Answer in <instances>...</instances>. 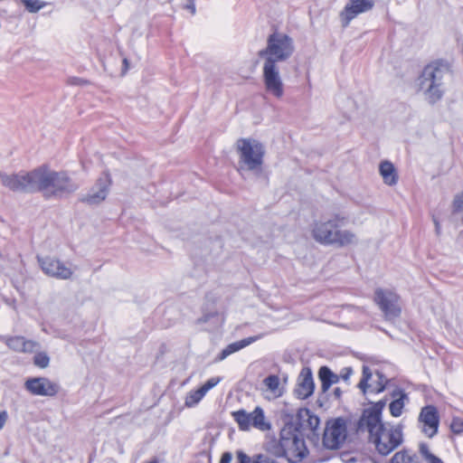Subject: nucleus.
I'll return each instance as SVG.
<instances>
[{
  "label": "nucleus",
  "mask_w": 463,
  "mask_h": 463,
  "mask_svg": "<svg viewBox=\"0 0 463 463\" xmlns=\"http://www.w3.org/2000/svg\"><path fill=\"white\" fill-rule=\"evenodd\" d=\"M348 217L345 214L335 213L329 218H322L315 221L311 225L312 238L321 245L345 248L357 244L356 234L344 227L348 223Z\"/></svg>",
  "instance_id": "nucleus-1"
},
{
  "label": "nucleus",
  "mask_w": 463,
  "mask_h": 463,
  "mask_svg": "<svg viewBox=\"0 0 463 463\" xmlns=\"http://www.w3.org/2000/svg\"><path fill=\"white\" fill-rule=\"evenodd\" d=\"M79 188L68 171H55L46 164L36 167L35 193H41L45 200L69 198Z\"/></svg>",
  "instance_id": "nucleus-2"
},
{
  "label": "nucleus",
  "mask_w": 463,
  "mask_h": 463,
  "mask_svg": "<svg viewBox=\"0 0 463 463\" xmlns=\"http://www.w3.org/2000/svg\"><path fill=\"white\" fill-rule=\"evenodd\" d=\"M449 72V64L442 60L432 61L423 68L418 81L430 104H435L443 97V78Z\"/></svg>",
  "instance_id": "nucleus-3"
},
{
  "label": "nucleus",
  "mask_w": 463,
  "mask_h": 463,
  "mask_svg": "<svg viewBox=\"0 0 463 463\" xmlns=\"http://www.w3.org/2000/svg\"><path fill=\"white\" fill-rule=\"evenodd\" d=\"M356 420L353 414L328 420L322 439L324 448L330 450L338 449L345 443L348 433L361 434L363 431L355 430Z\"/></svg>",
  "instance_id": "nucleus-4"
},
{
  "label": "nucleus",
  "mask_w": 463,
  "mask_h": 463,
  "mask_svg": "<svg viewBox=\"0 0 463 463\" xmlns=\"http://www.w3.org/2000/svg\"><path fill=\"white\" fill-rule=\"evenodd\" d=\"M368 432V440L375 446L382 456H387L403 441L402 426L396 425L387 429L384 422L376 424L373 429L364 427L363 432Z\"/></svg>",
  "instance_id": "nucleus-5"
},
{
  "label": "nucleus",
  "mask_w": 463,
  "mask_h": 463,
  "mask_svg": "<svg viewBox=\"0 0 463 463\" xmlns=\"http://www.w3.org/2000/svg\"><path fill=\"white\" fill-rule=\"evenodd\" d=\"M295 52L293 39L287 33L275 30L267 38V46L260 50L258 56L264 61L271 59L274 63L288 61Z\"/></svg>",
  "instance_id": "nucleus-6"
},
{
  "label": "nucleus",
  "mask_w": 463,
  "mask_h": 463,
  "mask_svg": "<svg viewBox=\"0 0 463 463\" xmlns=\"http://www.w3.org/2000/svg\"><path fill=\"white\" fill-rule=\"evenodd\" d=\"M239 165L249 171H260L264 162L265 147L254 138L241 137L237 140Z\"/></svg>",
  "instance_id": "nucleus-7"
},
{
  "label": "nucleus",
  "mask_w": 463,
  "mask_h": 463,
  "mask_svg": "<svg viewBox=\"0 0 463 463\" xmlns=\"http://www.w3.org/2000/svg\"><path fill=\"white\" fill-rule=\"evenodd\" d=\"M284 449H286L285 458L289 463H298L303 460L308 454V449L303 436V432L299 431V427H294L293 423H289L281 430Z\"/></svg>",
  "instance_id": "nucleus-8"
},
{
  "label": "nucleus",
  "mask_w": 463,
  "mask_h": 463,
  "mask_svg": "<svg viewBox=\"0 0 463 463\" xmlns=\"http://www.w3.org/2000/svg\"><path fill=\"white\" fill-rule=\"evenodd\" d=\"M0 181L12 192L33 194L35 193L36 168L29 172L11 175L0 172Z\"/></svg>",
  "instance_id": "nucleus-9"
},
{
  "label": "nucleus",
  "mask_w": 463,
  "mask_h": 463,
  "mask_svg": "<svg viewBox=\"0 0 463 463\" xmlns=\"http://www.w3.org/2000/svg\"><path fill=\"white\" fill-rule=\"evenodd\" d=\"M112 184L111 176L104 172L90 188L87 194L79 197V202L89 206H98L103 203L109 195Z\"/></svg>",
  "instance_id": "nucleus-10"
},
{
  "label": "nucleus",
  "mask_w": 463,
  "mask_h": 463,
  "mask_svg": "<svg viewBox=\"0 0 463 463\" xmlns=\"http://www.w3.org/2000/svg\"><path fill=\"white\" fill-rule=\"evenodd\" d=\"M262 79L266 91L275 97L281 99L284 95V84L279 74L277 63L270 58L264 61L262 68Z\"/></svg>",
  "instance_id": "nucleus-11"
},
{
  "label": "nucleus",
  "mask_w": 463,
  "mask_h": 463,
  "mask_svg": "<svg viewBox=\"0 0 463 463\" xmlns=\"http://www.w3.org/2000/svg\"><path fill=\"white\" fill-rule=\"evenodd\" d=\"M387 397H384L378 402H369L371 405L368 408H364L362 411L360 417L355 421V430L363 431L364 427L374 428L376 424H380L383 421V411L387 403Z\"/></svg>",
  "instance_id": "nucleus-12"
},
{
  "label": "nucleus",
  "mask_w": 463,
  "mask_h": 463,
  "mask_svg": "<svg viewBox=\"0 0 463 463\" xmlns=\"http://www.w3.org/2000/svg\"><path fill=\"white\" fill-rule=\"evenodd\" d=\"M399 299V295L391 290L376 288L374 291L373 300L388 320L401 316L402 309L398 305Z\"/></svg>",
  "instance_id": "nucleus-13"
},
{
  "label": "nucleus",
  "mask_w": 463,
  "mask_h": 463,
  "mask_svg": "<svg viewBox=\"0 0 463 463\" xmlns=\"http://www.w3.org/2000/svg\"><path fill=\"white\" fill-rule=\"evenodd\" d=\"M37 260L43 273L49 277L69 279L72 276V270L58 259L37 256Z\"/></svg>",
  "instance_id": "nucleus-14"
},
{
  "label": "nucleus",
  "mask_w": 463,
  "mask_h": 463,
  "mask_svg": "<svg viewBox=\"0 0 463 463\" xmlns=\"http://www.w3.org/2000/svg\"><path fill=\"white\" fill-rule=\"evenodd\" d=\"M373 6L374 0H349L339 14L342 26L347 27L358 14L370 11Z\"/></svg>",
  "instance_id": "nucleus-15"
},
{
  "label": "nucleus",
  "mask_w": 463,
  "mask_h": 463,
  "mask_svg": "<svg viewBox=\"0 0 463 463\" xmlns=\"http://www.w3.org/2000/svg\"><path fill=\"white\" fill-rule=\"evenodd\" d=\"M24 386L33 395L55 396L60 390V385L45 377L29 378Z\"/></svg>",
  "instance_id": "nucleus-16"
},
{
  "label": "nucleus",
  "mask_w": 463,
  "mask_h": 463,
  "mask_svg": "<svg viewBox=\"0 0 463 463\" xmlns=\"http://www.w3.org/2000/svg\"><path fill=\"white\" fill-rule=\"evenodd\" d=\"M314 391L315 383L312 370L307 366L303 367L298 377L294 394L299 400H306L314 393Z\"/></svg>",
  "instance_id": "nucleus-17"
},
{
  "label": "nucleus",
  "mask_w": 463,
  "mask_h": 463,
  "mask_svg": "<svg viewBox=\"0 0 463 463\" xmlns=\"http://www.w3.org/2000/svg\"><path fill=\"white\" fill-rule=\"evenodd\" d=\"M419 420L423 422L422 431L429 438H432L437 434L439 425V415L434 405L424 406L420 411Z\"/></svg>",
  "instance_id": "nucleus-18"
},
{
  "label": "nucleus",
  "mask_w": 463,
  "mask_h": 463,
  "mask_svg": "<svg viewBox=\"0 0 463 463\" xmlns=\"http://www.w3.org/2000/svg\"><path fill=\"white\" fill-rule=\"evenodd\" d=\"M320 424V419L307 408H301L297 413V422L294 427H299V431L305 429L316 430Z\"/></svg>",
  "instance_id": "nucleus-19"
},
{
  "label": "nucleus",
  "mask_w": 463,
  "mask_h": 463,
  "mask_svg": "<svg viewBox=\"0 0 463 463\" xmlns=\"http://www.w3.org/2000/svg\"><path fill=\"white\" fill-rule=\"evenodd\" d=\"M260 337H261V335L250 336V337H246V338H243L241 340H239V341H236V342H233L232 344L228 345L216 356L215 361L221 362V361L226 359L230 354H232L235 352H238L241 349L250 345V344L259 340Z\"/></svg>",
  "instance_id": "nucleus-20"
},
{
  "label": "nucleus",
  "mask_w": 463,
  "mask_h": 463,
  "mask_svg": "<svg viewBox=\"0 0 463 463\" xmlns=\"http://www.w3.org/2000/svg\"><path fill=\"white\" fill-rule=\"evenodd\" d=\"M391 396L393 401L389 405L390 413L392 417H400L402 414L404 401L408 400V395L402 389L397 388L391 392Z\"/></svg>",
  "instance_id": "nucleus-21"
},
{
  "label": "nucleus",
  "mask_w": 463,
  "mask_h": 463,
  "mask_svg": "<svg viewBox=\"0 0 463 463\" xmlns=\"http://www.w3.org/2000/svg\"><path fill=\"white\" fill-rule=\"evenodd\" d=\"M8 348L18 353L32 352L35 343L32 340H27L22 335L10 336L5 342Z\"/></svg>",
  "instance_id": "nucleus-22"
},
{
  "label": "nucleus",
  "mask_w": 463,
  "mask_h": 463,
  "mask_svg": "<svg viewBox=\"0 0 463 463\" xmlns=\"http://www.w3.org/2000/svg\"><path fill=\"white\" fill-rule=\"evenodd\" d=\"M379 172L385 184L392 186L398 183L399 175L392 162L388 160L382 161L379 165Z\"/></svg>",
  "instance_id": "nucleus-23"
},
{
  "label": "nucleus",
  "mask_w": 463,
  "mask_h": 463,
  "mask_svg": "<svg viewBox=\"0 0 463 463\" xmlns=\"http://www.w3.org/2000/svg\"><path fill=\"white\" fill-rule=\"evenodd\" d=\"M318 378L321 382V390L323 392H326L334 383L339 381V376L326 365L319 368Z\"/></svg>",
  "instance_id": "nucleus-24"
},
{
  "label": "nucleus",
  "mask_w": 463,
  "mask_h": 463,
  "mask_svg": "<svg viewBox=\"0 0 463 463\" xmlns=\"http://www.w3.org/2000/svg\"><path fill=\"white\" fill-rule=\"evenodd\" d=\"M250 415L252 427L262 431L270 430L271 425L269 422L266 421L264 411L260 407H256L253 411L250 412Z\"/></svg>",
  "instance_id": "nucleus-25"
},
{
  "label": "nucleus",
  "mask_w": 463,
  "mask_h": 463,
  "mask_svg": "<svg viewBox=\"0 0 463 463\" xmlns=\"http://www.w3.org/2000/svg\"><path fill=\"white\" fill-rule=\"evenodd\" d=\"M390 463H421L420 460V458L418 457V455L410 450V449H403L398 452H396Z\"/></svg>",
  "instance_id": "nucleus-26"
},
{
  "label": "nucleus",
  "mask_w": 463,
  "mask_h": 463,
  "mask_svg": "<svg viewBox=\"0 0 463 463\" xmlns=\"http://www.w3.org/2000/svg\"><path fill=\"white\" fill-rule=\"evenodd\" d=\"M374 376L377 379L373 380V382L370 383V392L378 394L385 390L386 386L390 383V380L380 370H376L374 372Z\"/></svg>",
  "instance_id": "nucleus-27"
},
{
  "label": "nucleus",
  "mask_w": 463,
  "mask_h": 463,
  "mask_svg": "<svg viewBox=\"0 0 463 463\" xmlns=\"http://www.w3.org/2000/svg\"><path fill=\"white\" fill-rule=\"evenodd\" d=\"M234 420L238 423L239 429L242 431L249 430L251 427V415L241 409L232 412Z\"/></svg>",
  "instance_id": "nucleus-28"
},
{
  "label": "nucleus",
  "mask_w": 463,
  "mask_h": 463,
  "mask_svg": "<svg viewBox=\"0 0 463 463\" xmlns=\"http://www.w3.org/2000/svg\"><path fill=\"white\" fill-rule=\"evenodd\" d=\"M267 450L277 458H285L286 449H284V443L281 433L279 434V439H271L267 445Z\"/></svg>",
  "instance_id": "nucleus-29"
},
{
  "label": "nucleus",
  "mask_w": 463,
  "mask_h": 463,
  "mask_svg": "<svg viewBox=\"0 0 463 463\" xmlns=\"http://www.w3.org/2000/svg\"><path fill=\"white\" fill-rule=\"evenodd\" d=\"M373 377V373L369 366L363 365L362 370V378L358 383V387L361 389L364 394L367 392V391L370 392V383L369 381Z\"/></svg>",
  "instance_id": "nucleus-30"
},
{
  "label": "nucleus",
  "mask_w": 463,
  "mask_h": 463,
  "mask_svg": "<svg viewBox=\"0 0 463 463\" xmlns=\"http://www.w3.org/2000/svg\"><path fill=\"white\" fill-rule=\"evenodd\" d=\"M204 392L200 388L191 391L185 398V406L189 408L195 406L204 397Z\"/></svg>",
  "instance_id": "nucleus-31"
},
{
  "label": "nucleus",
  "mask_w": 463,
  "mask_h": 463,
  "mask_svg": "<svg viewBox=\"0 0 463 463\" xmlns=\"http://www.w3.org/2000/svg\"><path fill=\"white\" fill-rule=\"evenodd\" d=\"M22 3L30 13H36L44 6V4L40 0H22Z\"/></svg>",
  "instance_id": "nucleus-32"
},
{
  "label": "nucleus",
  "mask_w": 463,
  "mask_h": 463,
  "mask_svg": "<svg viewBox=\"0 0 463 463\" xmlns=\"http://www.w3.org/2000/svg\"><path fill=\"white\" fill-rule=\"evenodd\" d=\"M264 385L271 392H275L279 385V378L276 374H269L263 380Z\"/></svg>",
  "instance_id": "nucleus-33"
},
{
  "label": "nucleus",
  "mask_w": 463,
  "mask_h": 463,
  "mask_svg": "<svg viewBox=\"0 0 463 463\" xmlns=\"http://www.w3.org/2000/svg\"><path fill=\"white\" fill-rule=\"evenodd\" d=\"M463 213V191L454 196L452 202V213Z\"/></svg>",
  "instance_id": "nucleus-34"
},
{
  "label": "nucleus",
  "mask_w": 463,
  "mask_h": 463,
  "mask_svg": "<svg viewBox=\"0 0 463 463\" xmlns=\"http://www.w3.org/2000/svg\"><path fill=\"white\" fill-rule=\"evenodd\" d=\"M450 430L456 435L463 433V419L460 417H454L450 423Z\"/></svg>",
  "instance_id": "nucleus-35"
},
{
  "label": "nucleus",
  "mask_w": 463,
  "mask_h": 463,
  "mask_svg": "<svg viewBox=\"0 0 463 463\" xmlns=\"http://www.w3.org/2000/svg\"><path fill=\"white\" fill-rule=\"evenodd\" d=\"M222 380V377L221 376H215L208 379L201 387L200 389L206 394L211 389L215 387Z\"/></svg>",
  "instance_id": "nucleus-36"
},
{
  "label": "nucleus",
  "mask_w": 463,
  "mask_h": 463,
  "mask_svg": "<svg viewBox=\"0 0 463 463\" xmlns=\"http://www.w3.org/2000/svg\"><path fill=\"white\" fill-rule=\"evenodd\" d=\"M50 362L49 356L45 353H38L33 357V363L35 365L45 368L48 366Z\"/></svg>",
  "instance_id": "nucleus-37"
},
{
  "label": "nucleus",
  "mask_w": 463,
  "mask_h": 463,
  "mask_svg": "<svg viewBox=\"0 0 463 463\" xmlns=\"http://www.w3.org/2000/svg\"><path fill=\"white\" fill-rule=\"evenodd\" d=\"M252 463H278L275 459L270 458L264 454H257L252 458Z\"/></svg>",
  "instance_id": "nucleus-38"
},
{
  "label": "nucleus",
  "mask_w": 463,
  "mask_h": 463,
  "mask_svg": "<svg viewBox=\"0 0 463 463\" xmlns=\"http://www.w3.org/2000/svg\"><path fill=\"white\" fill-rule=\"evenodd\" d=\"M68 83L73 86H86L90 84V80L80 77H71L68 79Z\"/></svg>",
  "instance_id": "nucleus-39"
},
{
  "label": "nucleus",
  "mask_w": 463,
  "mask_h": 463,
  "mask_svg": "<svg viewBox=\"0 0 463 463\" xmlns=\"http://www.w3.org/2000/svg\"><path fill=\"white\" fill-rule=\"evenodd\" d=\"M419 450L421 456L426 459V461L430 460L432 457L435 456L430 451L429 446L426 443H420Z\"/></svg>",
  "instance_id": "nucleus-40"
},
{
  "label": "nucleus",
  "mask_w": 463,
  "mask_h": 463,
  "mask_svg": "<svg viewBox=\"0 0 463 463\" xmlns=\"http://www.w3.org/2000/svg\"><path fill=\"white\" fill-rule=\"evenodd\" d=\"M237 463H251L252 459L243 450L236 451Z\"/></svg>",
  "instance_id": "nucleus-41"
},
{
  "label": "nucleus",
  "mask_w": 463,
  "mask_h": 463,
  "mask_svg": "<svg viewBox=\"0 0 463 463\" xmlns=\"http://www.w3.org/2000/svg\"><path fill=\"white\" fill-rule=\"evenodd\" d=\"M217 316H218L217 311L203 313L202 317L199 319V321L202 323H206V322L210 321L211 318L217 317Z\"/></svg>",
  "instance_id": "nucleus-42"
},
{
  "label": "nucleus",
  "mask_w": 463,
  "mask_h": 463,
  "mask_svg": "<svg viewBox=\"0 0 463 463\" xmlns=\"http://www.w3.org/2000/svg\"><path fill=\"white\" fill-rule=\"evenodd\" d=\"M7 419H8L7 411L5 410L0 411V430L5 426Z\"/></svg>",
  "instance_id": "nucleus-43"
},
{
  "label": "nucleus",
  "mask_w": 463,
  "mask_h": 463,
  "mask_svg": "<svg viewBox=\"0 0 463 463\" xmlns=\"http://www.w3.org/2000/svg\"><path fill=\"white\" fill-rule=\"evenodd\" d=\"M232 459V454L229 451L222 453L220 463H231Z\"/></svg>",
  "instance_id": "nucleus-44"
},
{
  "label": "nucleus",
  "mask_w": 463,
  "mask_h": 463,
  "mask_svg": "<svg viewBox=\"0 0 463 463\" xmlns=\"http://www.w3.org/2000/svg\"><path fill=\"white\" fill-rule=\"evenodd\" d=\"M184 8L189 10L192 14H194L196 12L194 1H192V0H190V1L187 0V3L185 5Z\"/></svg>",
  "instance_id": "nucleus-45"
},
{
  "label": "nucleus",
  "mask_w": 463,
  "mask_h": 463,
  "mask_svg": "<svg viewBox=\"0 0 463 463\" xmlns=\"http://www.w3.org/2000/svg\"><path fill=\"white\" fill-rule=\"evenodd\" d=\"M129 69V62H128V60L127 57H124L123 60H122V70H121V74L122 75H125L127 73V71H128Z\"/></svg>",
  "instance_id": "nucleus-46"
},
{
  "label": "nucleus",
  "mask_w": 463,
  "mask_h": 463,
  "mask_svg": "<svg viewBox=\"0 0 463 463\" xmlns=\"http://www.w3.org/2000/svg\"><path fill=\"white\" fill-rule=\"evenodd\" d=\"M433 222L435 225L436 234L439 235L441 233V226H440L439 221L435 216H433Z\"/></svg>",
  "instance_id": "nucleus-47"
},
{
  "label": "nucleus",
  "mask_w": 463,
  "mask_h": 463,
  "mask_svg": "<svg viewBox=\"0 0 463 463\" xmlns=\"http://www.w3.org/2000/svg\"><path fill=\"white\" fill-rule=\"evenodd\" d=\"M351 373H352V369L351 368H345V369H343V371L341 373V377L344 380H347Z\"/></svg>",
  "instance_id": "nucleus-48"
},
{
  "label": "nucleus",
  "mask_w": 463,
  "mask_h": 463,
  "mask_svg": "<svg viewBox=\"0 0 463 463\" xmlns=\"http://www.w3.org/2000/svg\"><path fill=\"white\" fill-rule=\"evenodd\" d=\"M333 394L335 399L340 400L342 397L343 392L339 387H335L333 391Z\"/></svg>",
  "instance_id": "nucleus-49"
},
{
  "label": "nucleus",
  "mask_w": 463,
  "mask_h": 463,
  "mask_svg": "<svg viewBox=\"0 0 463 463\" xmlns=\"http://www.w3.org/2000/svg\"><path fill=\"white\" fill-rule=\"evenodd\" d=\"M428 463H444L441 458H439L438 456L432 457L430 460L427 461Z\"/></svg>",
  "instance_id": "nucleus-50"
},
{
  "label": "nucleus",
  "mask_w": 463,
  "mask_h": 463,
  "mask_svg": "<svg viewBox=\"0 0 463 463\" xmlns=\"http://www.w3.org/2000/svg\"><path fill=\"white\" fill-rule=\"evenodd\" d=\"M147 463H159V462H158V460L156 458H155V459H153V460H151V461H149Z\"/></svg>",
  "instance_id": "nucleus-51"
}]
</instances>
